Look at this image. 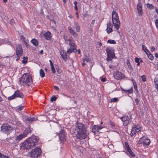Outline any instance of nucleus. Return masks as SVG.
<instances>
[{"mask_svg": "<svg viewBox=\"0 0 158 158\" xmlns=\"http://www.w3.org/2000/svg\"><path fill=\"white\" fill-rule=\"evenodd\" d=\"M75 131H76V137L81 140L85 139L87 136L86 128L82 124L77 123L75 125Z\"/></svg>", "mask_w": 158, "mask_h": 158, "instance_id": "obj_1", "label": "nucleus"}, {"mask_svg": "<svg viewBox=\"0 0 158 158\" xmlns=\"http://www.w3.org/2000/svg\"><path fill=\"white\" fill-rule=\"evenodd\" d=\"M39 140L38 136H33L27 139L26 142L23 143L22 145L27 149H31L37 145Z\"/></svg>", "mask_w": 158, "mask_h": 158, "instance_id": "obj_2", "label": "nucleus"}, {"mask_svg": "<svg viewBox=\"0 0 158 158\" xmlns=\"http://www.w3.org/2000/svg\"><path fill=\"white\" fill-rule=\"evenodd\" d=\"M19 81L20 85L24 87H29L33 83L32 77L29 73H24Z\"/></svg>", "mask_w": 158, "mask_h": 158, "instance_id": "obj_3", "label": "nucleus"}, {"mask_svg": "<svg viewBox=\"0 0 158 158\" xmlns=\"http://www.w3.org/2000/svg\"><path fill=\"white\" fill-rule=\"evenodd\" d=\"M63 38L66 44L69 43L70 48L67 49L68 54H70L73 52H76L77 51V47L74 41L71 39H68L67 36L65 35H64Z\"/></svg>", "mask_w": 158, "mask_h": 158, "instance_id": "obj_4", "label": "nucleus"}, {"mask_svg": "<svg viewBox=\"0 0 158 158\" xmlns=\"http://www.w3.org/2000/svg\"><path fill=\"white\" fill-rule=\"evenodd\" d=\"M112 19L113 25L117 30H118L120 26V22L118 14L115 11L112 12Z\"/></svg>", "mask_w": 158, "mask_h": 158, "instance_id": "obj_5", "label": "nucleus"}, {"mask_svg": "<svg viewBox=\"0 0 158 158\" xmlns=\"http://www.w3.org/2000/svg\"><path fill=\"white\" fill-rule=\"evenodd\" d=\"M150 140L147 136H143L138 141V143L142 144L144 146H148L150 143Z\"/></svg>", "mask_w": 158, "mask_h": 158, "instance_id": "obj_6", "label": "nucleus"}, {"mask_svg": "<svg viewBox=\"0 0 158 158\" xmlns=\"http://www.w3.org/2000/svg\"><path fill=\"white\" fill-rule=\"evenodd\" d=\"M12 129V128L10 126L8 123H5L2 125L1 130L2 132L8 135L10 134Z\"/></svg>", "mask_w": 158, "mask_h": 158, "instance_id": "obj_7", "label": "nucleus"}, {"mask_svg": "<svg viewBox=\"0 0 158 158\" xmlns=\"http://www.w3.org/2000/svg\"><path fill=\"white\" fill-rule=\"evenodd\" d=\"M41 152L42 151L40 148H36L31 151V156L33 158H37L41 155Z\"/></svg>", "mask_w": 158, "mask_h": 158, "instance_id": "obj_8", "label": "nucleus"}, {"mask_svg": "<svg viewBox=\"0 0 158 158\" xmlns=\"http://www.w3.org/2000/svg\"><path fill=\"white\" fill-rule=\"evenodd\" d=\"M113 76L114 78L118 80L123 78L125 76L121 72L118 70H117L113 73Z\"/></svg>", "mask_w": 158, "mask_h": 158, "instance_id": "obj_9", "label": "nucleus"}, {"mask_svg": "<svg viewBox=\"0 0 158 158\" xmlns=\"http://www.w3.org/2000/svg\"><path fill=\"white\" fill-rule=\"evenodd\" d=\"M59 137L61 141H64L66 140L65 131L62 127H60V131L59 133Z\"/></svg>", "mask_w": 158, "mask_h": 158, "instance_id": "obj_10", "label": "nucleus"}, {"mask_svg": "<svg viewBox=\"0 0 158 158\" xmlns=\"http://www.w3.org/2000/svg\"><path fill=\"white\" fill-rule=\"evenodd\" d=\"M23 54V51L21 45L18 44L16 48V54L17 57H21Z\"/></svg>", "mask_w": 158, "mask_h": 158, "instance_id": "obj_11", "label": "nucleus"}, {"mask_svg": "<svg viewBox=\"0 0 158 158\" xmlns=\"http://www.w3.org/2000/svg\"><path fill=\"white\" fill-rule=\"evenodd\" d=\"M120 119L123 121V124L125 126H127L129 123L130 118L128 116H124L120 118Z\"/></svg>", "mask_w": 158, "mask_h": 158, "instance_id": "obj_12", "label": "nucleus"}, {"mask_svg": "<svg viewBox=\"0 0 158 158\" xmlns=\"http://www.w3.org/2000/svg\"><path fill=\"white\" fill-rule=\"evenodd\" d=\"M142 129L141 126L139 125H137L134 124L132 127V131H135L136 133L140 131Z\"/></svg>", "mask_w": 158, "mask_h": 158, "instance_id": "obj_13", "label": "nucleus"}, {"mask_svg": "<svg viewBox=\"0 0 158 158\" xmlns=\"http://www.w3.org/2000/svg\"><path fill=\"white\" fill-rule=\"evenodd\" d=\"M106 51L107 53V55L114 56V49L112 48L108 47L106 48Z\"/></svg>", "mask_w": 158, "mask_h": 158, "instance_id": "obj_14", "label": "nucleus"}, {"mask_svg": "<svg viewBox=\"0 0 158 158\" xmlns=\"http://www.w3.org/2000/svg\"><path fill=\"white\" fill-rule=\"evenodd\" d=\"M107 28L106 29L107 32L108 33H110L113 31L112 28L113 24L110 22H108L107 23Z\"/></svg>", "mask_w": 158, "mask_h": 158, "instance_id": "obj_15", "label": "nucleus"}, {"mask_svg": "<svg viewBox=\"0 0 158 158\" xmlns=\"http://www.w3.org/2000/svg\"><path fill=\"white\" fill-rule=\"evenodd\" d=\"M68 29L69 33L72 35L74 37H75L77 36L78 34L72 28L71 26L68 27Z\"/></svg>", "mask_w": 158, "mask_h": 158, "instance_id": "obj_16", "label": "nucleus"}, {"mask_svg": "<svg viewBox=\"0 0 158 158\" xmlns=\"http://www.w3.org/2000/svg\"><path fill=\"white\" fill-rule=\"evenodd\" d=\"M16 98L18 97L22 98L23 97L24 95L19 90L16 91L14 94Z\"/></svg>", "mask_w": 158, "mask_h": 158, "instance_id": "obj_17", "label": "nucleus"}, {"mask_svg": "<svg viewBox=\"0 0 158 158\" xmlns=\"http://www.w3.org/2000/svg\"><path fill=\"white\" fill-rule=\"evenodd\" d=\"M142 4L141 3L139 2L137 5V9L138 14L140 15H142Z\"/></svg>", "mask_w": 158, "mask_h": 158, "instance_id": "obj_18", "label": "nucleus"}, {"mask_svg": "<svg viewBox=\"0 0 158 158\" xmlns=\"http://www.w3.org/2000/svg\"><path fill=\"white\" fill-rule=\"evenodd\" d=\"M60 53L61 56H62L63 59L65 61H66L68 59L67 53L66 52H65L64 50H62L60 52Z\"/></svg>", "mask_w": 158, "mask_h": 158, "instance_id": "obj_19", "label": "nucleus"}, {"mask_svg": "<svg viewBox=\"0 0 158 158\" xmlns=\"http://www.w3.org/2000/svg\"><path fill=\"white\" fill-rule=\"evenodd\" d=\"M43 35L45 37V39L48 40H50L52 36L51 32L49 31L44 34Z\"/></svg>", "mask_w": 158, "mask_h": 158, "instance_id": "obj_20", "label": "nucleus"}, {"mask_svg": "<svg viewBox=\"0 0 158 158\" xmlns=\"http://www.w3.org/2000/svg\"><path fill=\"white\" fill-rule=\"evenodd\" d=\"M73 23L74 27L75 28L77 32H79L81 31V28L79 23L77 22H74Z\"/></svg>", "mask_w": 158, "mask_h": 158, "instance_id": "obj_21", "label": "nucleus"}, {"mask_svg": "<svg viewBox=\"0 0 158 158\" xmlns=\"http://www.w3.org/2000/svg\"><path fill=\"white\" fill-rule=\"evenodd\" d=\"M31 128L30 127H29L25 129L23 134L26 137L29 133H31Z\"/></svg>", "mask_w": 158, "mask_h": 158, "instance_id": "obj_22", "label": "nucleus"}, {"mask_svg": "<svg viewBox=\"0 0 158 158\" xmlns=\"http://www.w3.org/2000/svg\"><path fill=\"white\" fill-rule=\"evenodd\" d=\"M24 135L23 134H20L19 135L17 136L15 138V140L16 141H19L23 138L25 137Z\"/></svg>", "mask_w": 158, "mask_h": 158, "instance_id": "obj_23", "label": "nucleus"}, {"mask_svg": "<svg viewBox=\"0 0 158 158\" xmlns=\"http://www.w3.org/2000/svg\"><path fill=\"white\" fill-rule=\"evenodd\" d=\"M25 120L28 122H32L34 121H36V119L35 118H31V117L26 116L25 117Z\"/></svg>", "mask_w": 158, "mask_h": 158, "instance_id": "obj_24", "label": "nucleus"}, {"mask_svg": "<svg viewBox=\"0 0 158 158\" xmlns=\"http://www.w3.org/2000/svg\"><path fill=\"white\" fill-rule=\"evenodd\" d=\"M98 125H94L92 128V132L94 133H96L97 132H98Z\"/></svg>", "mask_w": 158, "mask_h": 158, "instance_id": "obj_25", "label": "nucleus"}, {"mask_svg": "<svg viewBox=\"0 0 158 158\" xmlns=\"http://www.w3.org/2000/svg\"><path fill=\"white\" fill-rule=\"evenodd\" d=\"M122 90L124 92L128 94H131L133 92V88L132 87L128 90H126L125 89H122Z\"/></svg>", "mask_w": 158, "mask_h": 158, "instance_id": "obj_26", "label": "nucleus"}, {"mask_svg": "<svg viewBox=\"0 0 158 158\" xmlns=\"http://www.w3.org/2000/svg\"><path fill=\"white\" fill-rule=\"evenodd\" d=\"M24 106L22 105L18 106L15 108V110L17 111H19L22 110L24 108Z\"/></svg>", "mask_w": 158, "mask_h": 158, "instance_id": "obj_27", "label": "nucleus"}, {"mask_svg": "<svg viewBox=\"0 0 158 158\" xmlns=\"http://www.w3.org/2000/svg\"><path fill=\"white\" fill-rule=\"evenodd\" d=\"M31 43L35 46H37L38 44V41L35 39H32L31 41Z\"/></svg>", "mask_w": 158, "mask_h": 158, "instance_id": "obj_28", "label": "nucleus"}, {"mask_svg": "<svg viewBox=\"0 0 158 158\" xmlns=\"http://www.w3.org/2000/svg\"><path fill=\"white\" fill-rule=\"evenodd\" d=\"M154 82L155 86L158 92V79L157 78H155L154 79Z\"/></svg>", "mask_w": 158, "mask_h": 158, "instance_id": "obj_29", "label": "nucleus"}, {"mask_svg": "<svg viewBox=\"0 0 158 158\" xmlns=\"http://www.w3.org/2000/svg\"><path fill=\"white\" fill-rule=\"evenodd\" d=\"M142 48L146 54H148V53H149V51L147 49L145 45H142Z\"/></svg>", "mask_w": 158, "mask_h": 158, "instance_id": "obj_30", "label": "nucleus"}, {"mask_svg": "<svg viewBox=\"0 0 158 158\" xmlns=\"http://www.w3.org/2000/svg\"><path fill=\"white\" fill-rule=\"evenodd\" d=\"M40 75L41 77H44L45 76V73L44 70L42 69H40Z\"/></svg>", "mask_w": 158, "mask_h": 158, "instance_id": "obj_31", "label": "nucleus"}, {"mask_svg": "<svg viewBox=\"0 0 158 158\" xmlns=\"http://www.w3.org/2000/svg\"><path fill=\"white\" fill-rule=\"evenodd\" d=\"M146 5L148 8L150 9H152L154 8V6L152 4L148 3L146 4Z\"/></svg>", "mask_w": 158, "mask_h": 158, "instance_id": "obj_32", "label": "nucleus"}, {"mask_svg": "<svg viewBox=\"0 0 158 158\" xmlns=\"http://www.w3.org/2000/svg\"><path fill=\"white\" fill-rule=\"evenodd\" d=\"M146 54L147 55L148 57L150 60H152L153 59L154 57L150 52L149 53H148V54Z\"/></svg>", "mask_w": 158, "mask_h": 158, "instance_id": "obj_33", "label": "nucleus"}, {"mask_svg": "<svg viewBox=\"0 0 158 158\" xmlns=\"http://www.w3.org/2000/svg\"><path fill=\"white\" fill-rule=\"evenodd\" d=\"M127 65L128 68L130 69H131L132 70V66H131V63H130V61L129 60H127Z\"/></svg>", "mask_w": 158, "mask_h": 158, "instance_id": "obj_34", "label": "nucleus"}, {"mask_svg": "<svg viewBox=\"0 0 158 158\" xmlns=\"http://www.w3.org/2000/svg\"><path fill=\"white\" fill-rule=\"evenodd\" d=\"M127 151L132 156L134 157L135 156V154L130 149H128Z\"/></svg>", "mask_w": 158, "mask_h": 158, "instance_id": "obj_35", "label": "nucleus"}, {"mask_svg": "<svg viewBox=\"0 0 158 158\" xmlns=\"http://www.w3.org/2000/svg\"><path fill=\"white\" fill-rule=\"evenodd\" d=\"M20 39L21 40H22L23 41H24V43L25 44H27V43L26 42V39L25 37L23 35H21L20 36Z\"/></svg>", "mask_w": 158, "mask_h": 158, "instance_id": "obj_36", "label": "nucleus"}, {"mask_svg": "<svg viewBox=\"0 0 158 158\" xmlns=\"http://www.w3.org/2000/svg\"><path fill=\"white\" fill-rule=\"evenodd\" d=\"M107 43L113 44H115L116 43L115 40H108L107 41Z\"/></svg>", "mask_w": 158, "mask_h": 158, "instance_id": "obj_37", "label": "nucleus"}, {"mask_svg": "<svg viewBox=\"0 0 158 158\" xmlns=\"http://www.w3.org/2000/svg\"><path fill=\"white\" fill-rule=\"evenodd\" d=\"M23 60H22V63L23 64H26L27 62V57H24L23 58Z\"/></svg>", "mask_w": 158, "mask_h": 158, "instance_id": "obj_38", "label": "nucleus"}, {"mask_svg": "<svg viewBox=\"0 0 158 158\" xmlns=\"http://www.w3.org/2000/svg\"><path fill=\"white\" fill-rule=\"evenodd\" d=\"M74 5V9L75 10L77 11L78 10V7L77 6V2L76 1H74L73 2Z\"/></svg>", "mask_w": 158, "mask_h": 158, "instance_id": "obj_39", "label": "nucleus"}, {"mask_svg": "<svg viewBox=\"0 0 158 158\" xmlns=\"http://www.w3.org/2000/svg\"><path fill=\"white\" fill-rule=\"evenodd\" d=\"M57 98L55 96H52L50 98V101L51 102H52L54 101H55Z\"/></svg>", "mask_w": 158, "mask_h": 158, "instance_id": "obj_40", "label": "nucleus"}, {"mask_svg": "<svg viewBox=\"0 0 158 158\" xmlns=\"http://www.w3.org/2000/svg\"><path fill=\"white\" fill-rule=\"evenodd\" d=\"M0 158H9V157L7 156L4 155L0 152Z\"/></svg>", "mask_w": 158, "mask_h": 158, "instance_id": "obj_41", "label": "nucleus"}, {"mask_svg": "<svg viewBox=\"0 0 158 158\" xmlns=\"http://www.w3.org/2000/svg\"><path fill=\"white\" fill-rule=\"evenodd\" d=\"M82 60L83 62H89L90 60L88 58L85 57L84 58H83Z\"/></svg>", "mask_w": 158, "mask_h": 158, "instance_id": "obj_42", "label": "nucleus"}, {"mask_svg": "<svg viewBox=\"0 0 158 158\" xmlns=\"http://www.w3.org/2000/svg\"><path fill=\"white\" fill-rule=\"evenodd\" d=\"M15 95H14V94L10 97H9L8 98V99L9 100H11L12 99H15Z\"/></svg>", "mask_w": 158, "mask_h": 158, "instance_id": "obj_43", "label": "nucleus"}, {"mask_svg": "<svg viewBox=\"0 0 158 158\" xmlns=\"http://www.w3.org/2000/svg\"><path fill=\"white\" fill-rule=\"evenodd\" d=\"M107 60H111L114 57V56H109L108 55H107Z\"/></svg>", "mask_w": 158, "mask_h": 158, "instance_id": "obj_44", "label": "nucleus"}, {"mask_svg": "<svg viewBox=\"0 0 158 158\" xmlns=\"http://www.w3.org/2000/svg\"><path fill=\"white\" fill-rule=\"evenodd\" d=\"M118 100V98H114L111 99L110 102H116L117 100Z\"/></svg>", "mask_w": 158, "mask_h": 158, "instance_id": "obj_45", "label": "nucleus"}, {"mask_svg": "<svg viewBox=\"0 0 158 158\" xmlns=\"http://www.w3.org/2000/svg\"><path fill=\"white\" fill-rule=\"evenodd\" d=\"M15 23V21L13 19H11L10 21V23L12 25H13Z\"/></svg>", "mask_w": 158, "mask_h": 158, "instance_id": "obj_46", "label": "nucleus"}, {"mask_svg": "<svg viewBox=\"0 0 158 158\" xmlns=\"http://www.w3.org/2000/svg\"><path fill=\"white\" fill-rule=\"evenodd\" d=\"M141 78L143 82H145L146 81V77L144 75L141 76Z\"/></svg>", "mask_w": 158, "mask_h": 158, "instance_id": "obj_47", "label": "nucleus"}, {"mask_svg": "<svg viewBox=\"0 0 158 158\" xmlns=\"http://www.w3.org/2000/svg\"><path fill=\"white\" fill-rule=\"evenodd\" d=\"M51 69L52 71V73H55L56 72V71L55 70V69H54V66H52V67H51Z\"/></svg>", "mask_w": 158, "mask_h": 158, "instance_id": "obj_48", "label": "nucleus"}, {"mask_svg": "<svg viewBox=\"0 0 158 158\" xmlns=\"http://www.w3.org/2000/svg\"><path fill=\"white\" fill-rule=\"evenodd\" d=\"M125 143L126 146V148L127 149V150H128V149H130L129 148V145L127 143L125 142Z\"/></svg>", "mask_w": 158, "mask_h": 158, "instance_id": "obj_49", "label": "nucleus"}, {"mask_svg": "<svg viewBox=\"0 0 158 158\" xmlns=\"http://www.w3.org/2000/svg\"><path fill=\"white\" fill-rule=\"evenodd\" d=\"M136 133L135 132V131H132V129H131V134H130V135L132 137V136H133L134 135H135V134Z\"/></svg>", "mask_w": 158, "mask_h": 158, "instance_id": "obj_50", "label": "nucleus"}, {"mask_svg": "<svg viewBox=\"0 0 158 158\" xmlns=\"http://www.w3.org/2000/svg\"><path fill=\"white\" fill-rule=\"evenodd\" d=\"M139 60L140 58H139L138 57H135V62L137 63L139 62Z\"/></svg>", "mask_w": 158, "mask_h": 158, "instance_id": "obj_51", "label": "nucleus"}, {"mask_svg": "<svg viewBox=\"0 0 158 158\" xmlns=\"http://www.w3.org/2000/svg\"><path fill=\"white\" fill-rule=\"evenodd\" d=\"M155 24H156V27H158V19H156V20L155 21Z\"/></svg>", "mask_w": 158, "mask_h": 158, "instance_id": "obj_52", "label": "nucleus"}, {"mask_svg": "<svg viewBox=\"0 0 158 158\" xmlns=\"http://www.w3.org/2000/svg\"><path fill=\"white\" fill-rule=\"evenodd\" d=\"M98 126V131H99L100 130H101V129H102V128H103L104 127H103V126Z\"/></svg>", "mask_w": 158, "mask_h": 158, "instance_id": "obj_53", "label": "nucleus"}, {"mask_svg": "<svg viewBox=\"0 0 158 158\" xmlns=\"http://www.w3.org/2000/svg\"><path fill=\"white\" fill-rule=\"evenodd\" d=\"M135 101L136 103V104L138 105L139 102L138 99L137 98H136L135 100Z\"/></svg>", "mask_w": 158, "mask_h": 158, "instance_id": "obj_54", "label": "nucleus"}, {"mask_svg": "<svg viewBox=\"0 0 158 158\" xmlns=\"http://www.w3.org/2000/svg\"><path fill=\"white\" fill-rule=\"evenodd\" d=\"M132 82V83L133 84V85H136V82H135V81L134 79H132L131 80Z\"/></svg>", "mask_w": 158, "mask_h": 158, "instance_id": "obj_55", "label": "nucleus"}, {"mask_svg": "<svg viewBox=\"0 0 158 158\" xmlns=\"http://www.w3.org/2000/svg\"><path fill=\"white\" fill-rule=\"evenodd\" d=\"M155 49V47L154 46H153L152 47L151 50L152 51H154Z\"/></svg>", "mask_w": 158, "mask_h": 158, "instance_id": "obj_56", "label": "nucleus"}, {"mask_svg": "<svg viewBox=\"0 0 158 158\" xmlns=\"http://www.w3.org/2000/svg\"><path fill=\"white\" fill-rule=\"evenodd\" d=\"M110 125L113 127H114L115 126V124L112 122H110Z\"/></svg>", "mask_w": 158, "mask_h": 158, "instance_id": "obj_57", "label": "nucleus"}, {"mask_svg": "<svg viewBox=\"0 0 158 158\" xmlns=\"http://www.w3.org/2000/svg\"><path fill=\"white\" fill-rule=\"evenodd\" d=\"M54 88V89L57 90H58L59 89V87L57 86H55Z\"/></svg>", "mask_w": 158, "mask_h": 158, "instance_id": "obj_58", "label": "nucleus"}, {"mask_svg": "<svg viewBox=\"0 0 158 158\" xmlns=\"http://www.w3.org/2000/svg\"><path fill=\"white\" fill-rule=\"evenodd\" d=\"M106 78H102V79H101V80L102 81V82H105L106 81Z\"/></svg>", "mask_w": 158, "mask_h": 158, "instance_id": "obj_59", "label": "nucleus"}, {"mask_svg": "<svg viewBox=\"0 0 158 158\" xmlns=\"http://www.w3.org/2000/svg\"><path fill=\"white\" fill-rule=\"evenodd\" d=\"M76 15H77V19H79V15H78V13L77 12H76Z\"/></svg>", "mask_w": 158, "mask_h": 158, "instance_id": "obj_60", "label": "nucleus"}, {"mask_svg": "<svg viewBox=\"0 0 158 158\" xmlns=\"http://www.w3.org/2000/svg\"><path fill=\"white\" fill-rule=\"evenodd\" d=\"M95 20H93L92 21L91 24L93 25L94 24V23H95Z\"/></svg>", "mask_w": 158, "mask_h": 158, "instance_id": "obj_61", "label": "nucleus"}, {"mask_svg": "<svg viewBox=\"0 0 158 158\" xmlns=\"http://www.w3.org/2000/svg\"><path fill=\"white\" fill-rule=\"evenodd\" d=\"M3 101V99L0 96V102H2Z\"/></svg>", "mask_w": 158, "mask_h": 158, "instance_id": "obj_62", "label": "nucleus"}, {"mask_svg": "<svg viewBox=\"0 0 158 158\" xmlns=\"http://www.w3.org/2000/svg\"><path fill=\"white\" fill-rule=\"evenodd\" d=\"M134 88L135 89H137V86L136 84L135 85H134Z\"/></svg>", "mask_w": 158, "mask_h": 158, "instance_id": "obj_63", "label": "nucleus"}, {"mask_svg": "<svg viewBox=\"0 0 158 158\" xmlns=\"http://www.w3.org/2000/svg\"><path fill=\"white\" fill-rule=\"evenodd\" d=\"M155 10L156 12L158 14V9L157 8H155Z\"/></svg>", "mask_w": 158, "mask_h": 158, "instance_id": "obj_64", "label": "nucleus"}]
</instances>
